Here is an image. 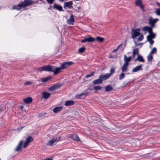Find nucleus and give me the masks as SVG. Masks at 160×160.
Instances as JSON below:
<instances>
[{"label": "nucleus", "instance_id": "nucleus-29", "mask_svg": "<svg viewBox=\"0 0 160 160\" xmlns=\"http://www.w3.org/2000/svg\"><path fill=\"white\" fill-rule=\"evenodd\" d=\"M138 50L137 49H135L133 50L132 53L133 56L132 57V59L134 58L135 55L138 53Z\"/></svg>", "mask_w": 160, "mask_h": 160}, {"label": "nucleus", "instance_id": "nucleus-14", "mask_svg": "<svg viewBox=\"0 0 160 160\" xmlns=\"http://www.w3.org/2000/svg\"><path fill=\"white\" fill-rule=\"evenodd\" d=\"M23 7V6L21 2L18 5L13 6L12 7V9H17V10H21Z\"/></svg>", "mask_w": 160, "mask_h": 160}, {"label": "nucleus", "instance_id": "nucleus-35", "mask_svg": "<svg viewBox=\"0 0 160 160\" xmlns=\"http://www.w3.org/2000/svg\"><path fill=\"white\" fill-rule=\"evenodd\" d=\"M149 36H147V40L149 42V43L151 44H152L154 42V41L152 40V39L151 38H149Z\"/></svg>", "mask_w": 160, "mask_h": 160}, {"label": "nucleus", "instance_id": "nucleus-32", "mask_svg": "<svg viewBox=\"0 0 160 160\" xmlns=\"http://www.w3.org/2000/svg\"><path fill=\"white\" fill-rule=\"evenodd\" d=\"M51 78L50 77H46L45 78H42L41 79V81L43 82H47Z\"/></svg>", "mask_w": 160, "mask_h": 160}, {"label": "nucleus", "instance_id": "nucleus-28", "mask_svg": "<svg viewBox=\"0 0 160 160\" xmlns=\"http://www.w3.org/2000/svg\"><path fill=\"white\" fill-rule=\"evenodd\" d=\"M33 140V138L30 136H29L26 138V142L28 143V144Z\"/></svg>", "mask_w": 160, "mask_h": 160}, {"label": "nucleus", "instance_id": "nucleus-48", "mask_svg": "<svg viewBox=\"0 0 160 160\" xmlns=\"http://www.w3.org/2000/svg\"><path fill=\"white\" fill-rule=\"evenodd\" d=\"M32 84V82L29 81L27 82L24 83V85H30Z\"/></svg>", "mask_w": 160, "mask_h": 160}, {"label": "nucleus", "instance_id": "nucleus-30", "mask_svg": "<svg viewBox=\"0 0 160 160\" xmlns=\"http://www.w3.org/2000/svg\"><path fill=\"white\" fill-rule=\"evenodd\" d=\"M153 58L152 55L150 54H149L148 56V62H151L152 61Z\"/></svg>", "mask_w": 160, "mask_h": 160}, {"label": "nucleus", "instance_id": "nucleus-2", "mask_svg": "<svg viewBox=\"0 0 160 160\" xmlns=\"http://www.w3.org/2000/svg\"><path fill=\"white\" fill-rule=\"evenodd\" d=\"M53 66H51L45 65L42 67L40 71H46L48 72H52L53 71Z\"/></svg>", "mask_w": 160, "mask_h": 160}, {"label": "nucleus", "instance_id": "nucleus-5", "mask_svg": "<svg viewBox=\"0 0 160 160\" xmlns=\"http://www.w3.org/2000/svg\"><path fill=\"white\" fill-rule=\"evenodd\" d=\"M134 3L136 6L139 7L141 9L144 10V7L141 0H136Z\"/></svg>", "mask_w": 160, "mask_h": 160}, {"label": "nucleus", "instance_id": "nucleus-46", "mask_svg": "<svg viewBox=\"0 0 160 160\" xmlns=\"http://www.w3.org/2000/svg\"><path fill=\"white\" fill-rule=\"evenodd\" d=\"M122 44H120V45H119L118 47L116 49H114L112 51V52H117L119 49V47H120L121 46H122Z\"/></svg>", "mask_w": 160, "mask_h": 160}, {"label": "nucleus", "instance_id": "nucleus-11", "mask_svg": "<svg viewBox=\"0 0 160 160\" xmlns=\"http://www.w3.org/2000/svg\"><path fill=\"white\" fill-rule=\"evenodd\" d=\"M74 22V16L72 14H71L69 19L67 20V22L69 24L73 25Z\"/></svg>", "mask_w": 160, "mask_h": 160}, {"label": "nucleus", "instance_id": "nucleus-50", "mask_svg": "<svg viewBox=\"0 0 160 160\" xmlns=\"http://www.w3.org/2000/svg\"><path fill=\"white\" fill-rule=\"evenodd\" d=\"M43 160H52V159L50 158H47L46 159H44Z\"/></svg>", "mask_w": 160, "mask_h": 160}, {"label": "nucleus", "instance_id": "nucleus-22", "mask_svg": "<svg viewBox=\"0 0 160 160\" xmlns=\"http://www.w3.org/2000/svg\"><path fill=\"white\" fill-rule=\"evenodd\" d=\"M74 102L72 100H67L65 102L64 105L65 106H69L73 105Z\"/></svg>", "mask_w": 160, "mask_h": 160}, {"label": "nucleus", "instance_id": "nucleus-16", "mask_svg": "<svg viewBox=\"0 0 160 160\" xmlns=\"http://www.w3.org/2000/svg\"><path fill=\"white\" fill-rule=\"evenodd\" d=\"M132 59V56L127 57L126 55H124V61L125 62L124 63L126 64H129V62L131 61Z\"/></svg>", "mask_w": 160, "mask_h": 160}, {"label": "nucleus", "instance_id": "nucleus-31", "mask_svg": "<svg viewBox=\"0 0 160 160\" xmlns=\"http://www.w3.org/2000/svg\"><path fill=\"white\" fill-rule=\"evenodd\" d=\"M105 90L106 91H110L112 90L113 89L112 87L110 85L107 86L105 88Z\"/></svg>", "mask_w": 160, "mask_h": 160}, {"label": "nucleus", "instance_id": "nucleus-58", "mask_svg": "<svg viewBox=\"0 0 160 160\" xmlns=\"http://www.w3.org/2000/svg\"><path fill=\"white\" fill-rule=\"evenodd\" d=\"M140 44H142V43H138V46L140 45Z\"/></svg>", "mask_w": 160, "mask_h": 160}, {"label": "nucleus", "instance_id": "nucleus-15", "mask_svg": "<svg viewBox=\"0 0 160 160\" xmlns=\"http://www.w3.org/2000/svg\"><path fill=\"white\" fill-rule=\"evenodd\" d=\"M129 64L124 63L121 68L122 71V72H127L128 71V66Z\"/></svg>", "mask_w": 160, "mask_h": 160}, {"label": "nucleus", "instance_id": "nucleus-8", "mask_svg": "<svg viewBox=\"0 0 160 160\" xmlns=\"http://www.w3.org/2000/svg\"><path fill=\"white\" fill-rule=\"evenodd\" d=\"M158 21V18L153 19L152 18H150L148 20L149 24L151 25L152 27H154V24Z\"/></svg>", "mask_w": 160, "mask_h": 160}, {"label": "nucleus", "instance_id": "nucleus-37", "mask_svg": "<svg viewBox=\"0 0 160 160\" xmlns=\"http://www.w3.org/2000/svg\"><path fill=\"white\" fill-rule=\"evenodd\" d=\"M157 51V48H153L151 50L150 54H152L156 53Z\"/></svg>", "mask_w": 160, "mask_h": 160}, {"label": "nucleus", "instance_id": "nucleus-51", "mask_svg": "<svg viewBox=\"0 0 160 160\" xmlns=\"http://www.w3.org/2000/svg\"><path fill=\"white\" fill-rule=\"evenodd\" d=\"M20 108L22 110L23 108V106H20Z\"/></svg>", "mask_w": 160, "mask_h": 160}, {"label": "nucleus", "instance_id": "nucleus-43", "mask_svg": "<svg viewBox=\"0 0 160 160\" xmlns=\"http://www.w3.org/2000/svg\"><path fill=\"white\" fill-rule=\"evenodd\" d=\"M155 12L157 15L160 16V8L157 9Z\"/></svg>", "mask_w": 160, "mask_h": 160}, {"label": "nucleus", "instance_id": "nucleus-20", "mask_svg": "<svg viewBox=\"0 0 160 160\" xmlns=\"http://www.w3.org/2000/svg\"><path fill=\"white\" fill-rule=\"evenodd\" d=\"M23 142V141H20L18 144L17 145L15 149L16 151H18L21 149Z\"/></svg>", "mask_w": 160, "mask_h": 160}, {"label": "nucleus", "instance_id": "nucleus-9", "mask_svg": "<svg viewBox=\"0 0 160 160\" xmlns=\"http://www.w3.org/2000/svg\"><path fill=\"white\" fill-rule=\"evenodd\" d=\"M72 5V2L71 1L65 2L64 3V8L65 9H66L67 8L68 9L72 8H73Z\"/></svg>", "mask_w": 160, "mask_h": 160}, {"label": "nucleus", "instance_id": "nucleus-56", "mask_svg": "<svg viewBox=\"0 0 160 160\" xmlns=\"http://www.w3.org/2000/svg\"><path fill=\"white\" fill-rule=\"evenodd\" d=\"M157 4L159 6H160V4L158 2L157 3Z\"/></svg>", "mask_w": 160, "mask_h": 160}, {"label": "nucleus", "instance_id": "nucleus-24", "mask_svg": "<svg viewBox=\"0 0 160 160\" xmlns=\"http://www.w3.org/2000/svg\"><path fill=\"white\" fill-rule=\"evenodd\" d=\"M62 108V107H56L53 109V111L54 113H56L61 111Z\"/></svg>", "mask_w": 160, "mask_h": 160}, {"label": "nucleus", "instance_id": "nucleus-17", "mask_svg": "<svg viewBox=\"0 0 160 160\" xmlns=\"http://www.w3.org/2000/svg\"><path fill=\"white\" fill-rule=\"evenodd\" d=\"M142 65H139L134 67L132 70V72H136L140 70H142Z\"/></svg>", "mask_w": 160, "mask_h": 160}, {"label": "nucleus", "instance_id": "nucleus-52", "mask_svg": "<svg viewBox=\"0 0 160 160\" xmlns=\"http://www.w3.org/2000/svg\"><path fill=\"white\" fill-rule=\"evenodd\" d=\"M134 42L136 46H138V44L137 43V42L136 41H134Z\"/></svg>", "mask_w": 160, "mask_h": 160}, {"label": "nucleus", "instance_id": "nucleus-21", "mask_svg": "<svg viewBox=\"0 0 160 160\" xmlns=\"http://www.w3.org/2000/svg\"><path fill=\"white\" fill-rule=\"evenodd\" d=\"M142 30L144 31H148L149 33H151L152 32V27L145 26L143 28Z\"/></svg>", "mask_w": 160, "mask_h": 160}, {"label": "nucleus", "instance_id": "nucleus-19", "mask_svg": "<svg viewBox=\"0 0 160 160\" xmlns=\"http://www.w3.org/2000/svg\"><path fill=\"white\" fill-rule=\"evenodd\" d=\"M87 95V93H82L79 94L77 95L76 96V98L78 99L84 98H85Z\"/></svg>", "mask_w": 160, "mask_h": 160}, {"label": "nucleus", "instance_id": "nucleus-10", "mask_svg": "<svg viewBox=\"0 0 160 160\" xmlns=\"http://www.w3.org/2000/svg\"><path fill=\"white\" fill-rule=\"evenodd\" d=\"M33 2V1L32 0H25L24 2H22L23 7L30 5Z\"/></svg>", "mask_w": 160, "mask_h": 160}, {"label": "nucleus", "instance_id": "nucleus-18", "mask_svg": "<svg viewBox=\"0 0 160 160\" xmlns=\"http://www.w3.org/2000/svg\"><path fill=\"white\" fill-rule=\"evenodd\" d=\"M110 77V75L108 73H107L104 75H102L99 77V78L101 79L102 80L104 81L108 79Z\"/></svg>", "mask_w": 160, "mask_h": 160}, {"label": "nucleus", "instance_id": "nucleus-44", "mask_svg": "<svg viewBox=\"0 0 160 160\" xmlns=\"http://www.w3.org/2000/svg\"><path fill=\"white\" fill-rule=\"evenodd\" d=\"M93 74H94V72H92L90 74H88L85 77H86V78H89V77H91V76H92L93 75Z\"/></svg>", "mask_w": 160, "mask_h": 160}, {"label": "nucleus", "instance_id": "nucleus-39", "mask_svg": "<svg viewBox=\"0 0 160 160\" xmlns=\"http://www.w3.org/2000/svg\"><path fill=\"white\" fill-rule=\"evenodd\" d=\"M96 40L100 42H102L103 41L104 39L103 38L100 37H97L96 38Z\"/></svg>", "mask_w": 160, "mask_h": 160}, {"label": "nucleus", "instance_id": "nucleus-13", "mask_svg": "<svg viewBox=\"0 0 160 160\" xmlns=\"http://www.w3.org/2000/svg\"><path fill=\"white\" fill-rule=\"evenodd\" d=\"M53 70L52 72H53L54 74H56L62 69H61V67L57 68L55 67H53Z\"/></svg>", "mask_w": 160, "mask_h": 160}, {"label": "nucleus", "instance_id": "nucleus-53", "mask_svg": "<svg viewBox=\"0 0 160 160\" xmlns=\"http://www.w3.org/2000/svg\"><path fill=\"white\" fill-rule=\"evenodd\" d=\"M77 8H78V9H80V8H80V6H78V7Z\"/></svg>", "mask_w": 160, "mask_h": 160}, {"label": "nucleus", "instance_id": "nucleus-41", "mask_svg": "<svg viewBox=\"0 0 160 160\" xmlns=\"http://www.w3.org/2000/svg\"><path fill=\"white\" fill-rule=\"evenodd\" d=\"M115 72V69L113 68H111L110 70V73L108 74H109L110 75V76H111L113 73Z\"/></svg>", "mask_w": 160, "mask_h": 160}, {"label": "nucleus", "instance_id": "nucleus-54", "mask_svg": "<svg viewBox=\"0 0 160 160\" xmlns=\"http://www.w3.org/2000/svg\"><path fill=\"white\" fill-rule=\"evenodd\" d=\"M137 60H138V57L137 58H136V59H135V61H136Z\"/></svg>", "mask_w": 160, "mask_h": 160}, {"label": "nucleus", "instance_id": "nucleus-47", "mask_svg": "<svg viewBox=\"0 0 160 160\" xmlns=\"http://www.w3.org/2000/svg\"><path fill=\"white\" fill-rule=\"evenodd\" d=\"M47 2L50 4H52L55 0H46Z\"/></svg>", "mask_w": 160, "mask_h": 160}, {"label": "nucleus", "instance_id": "nucleus-57", "mask_svg": "<svg viewBox=\"0 0 160 160\" xmlns=\"http://www.w3.org/2000/svg\"><path fill=\"white\" fill-rule=\"evenodd\" d=\"M58 0L61 2H62L63 1V0Z\"/></svg>", "mask_w": 160, "mask_h": 160}, {"label": "nucleus", "instance_id": "nucleus-42", "mask_svg": "<svg viewBox=\"0 0 160 160\" xmlns=\"http://www.w3.org/2000/svg\"><path fill=\"white\" fill-rule=\"evenodd\" d=\"M143 39V35H141L138 38V42L142 41Z\"/></svg>", "mask_w": 160, "mask_h": 160}, {"label": "nucleus", "instance_id": "nucleus-3", "mask_svg": "<svg viewBox=\"0 0 160 160\" xmlns=\"http://www.w3.org/2000/svg\"><path fill=\"white\" fill-rule=\"evenodd\" d=\"M73 64V62L71 61H69L68 62H65L62 63L61 66V69L63 70L65 69L68 66L72 65Z\"/></svg>", "mask_w": 160, "mask_h": 160}, {"label": "nucleus", "instance_id": "nucleus-45", "mask_svg": "<svg viewBox=\"0 0 160 160\" xmlns=\"http://www.w3.org/2000/svg\"><path fill=\"white\" fill-rule=\"evenodd\" d=\"M29 145V144H28L26 142H24V143L23 144V147L24 148H26Z\"/></svg>", "mask_w": 160, "mask_h": 160}, {"label": "nucleus", "instance_id": "nucleus-7", "mask_svg": "<svg viewBox=\"0 0 160 160\" xmlns=\"http://www.w3.org/2000/svg\"><path fill=\"white\" fill-rule=\"evenodd\" d=\"M61 86V85L58 84L53 85L52 86L49 88L48 89V90L50 91H52L55 90L60 87Z\"/></svg>", "mask_w": 160, "mask_h": 160}, {"label": "nucleus", "instance_id": "nucleus-49", "mask_svg": "<svg viewBox=\"0 0 160 160\" xmlns=\"http://www.w3.org/2000/svg\"><path fill=\"white\" fill-rule=\"evenodd\" d=\"M23 128V127H20V128H18V131H19L21 129H22Z\"/></svg>", "mask_w": 160, "mask_h": 160}, {"label": "nucleus", "instance_id": "nucleus-12", "mask_svg": "<svg viewBox=\"0 0 160 160\" xmlns=\"http://www.w3.org/2000/svg\"><path fill=\"white\" fill-rule=\"evenodd\" d=\"M53 8L60 12L63 11L62 7L56 3L54 4Z\"/></svg>", "mask_w": 160, "mask_h": 160}, {"label": "nucleus", "instance_id": "nucleus-40", "mask_svg": "<svg viewBox=\"0 0 160 160\" xmlns=\"http://www.w3.org/2000/svg\"><path fill=\"white\" fill-rule=\"evenodd\" d=\"M102 88L101 86H97L94 87V89L95 90H100Z\"/></svg>", "mask_w": 160, "mask_h": 160}, {"label": "nucleus", "instance_id": "nucleus-25", "mask_svg": "<svg viewBox=\"0 0 160 160\" xmlns=\"http://www.w3.org/2000/svg\"><path fill=\"white\" fill-rule=\"evenodd\" d=\"M51 95V93L47 92H43L42 95L43 98L47 99Z\"/></svg>", "mask_w": 160, "mask_h": 160}, {"label": "nucleus", "instance_id": "nucleus-1", "mask_svg": "<svg viewBox=\"0 0 160 160\" xmlns=\"http://www.w3.org/2000/svg\"><path fill=\"white\" fill-rule=\"evenodd\" d=\"M141 30L139 28L133 29H132L131 34L132 38L134 39L140 34Z\"/></svg>", "mask_w": 160, "mask_h": 160}, {"label": "nucleus", "instance_id": "nucleus-6", "mask_svg": "<svg viewBox=\"0 0 160 160\" xmlns=\"http://www.w3.org/2000/svg\"><path fill=\"white\" fill-rule=\"evenodd\" d=\"M95 40V38L90 37L85 38L84 39L82 40L81 42L82 43H85L86 42H94Z\"/></svg>", "mask_w": 160, "mask_h": 160}, {"label": "nucleus", "instance_id": "nucleus-23", "mask_svg": "<svg viewBox=\"0 0 160 160\" xmlns=\"http://www.w3.org/2000/svg\"><path fill=\"white\" fill-rule=\"evenodd\" d=\"M102 82V80L101 78H99L94 80L93 81V84H101Z\"/></svg>", "mask_w": 160, "mask_h": 160}, {"label": "nucleus", "instance_id": "nucleus-38", "mask_svg": "<svg viewBox=\"0 0 160 160\" xmlns=\"http://www.w3.org/2000/svg\"><path fill=\"white\" fill-rule=\"evenodd\" d=\"M125 77V74L123 72L121 73L119 76V79L121 80L123 78Z\"/></svg>", "mask_w": 160, "mask_h": 160}, {"label": "nucleus", "instance_id": "nucleus-55", "mask_svg": "<svg viewBox=\"0 0 160 160\" xmlns=\"http://www.w3.org/2000/svg\"><path fill=\"white\" fill-rule=\"evenodd\" d=\"M157 4L159 6H160V4L158 2L157 3Z\"/></svg>", "mask_w": 160, "mask_h": 160}, {"label": "nucleus", "instance_id": "nucleus-36", "mask_svg": "<svg viewBox=\"0 0 160 160\" xmlns=\"http://www.w3.org/2000/svg\"><path fill=\"white\" fill-rule=\"evenodd\" d=\"M85 50V48L84 47H82L79 48L78 50V51L81 53H83Z\"/></svg>", "mask_w": 160, "mask_h": 160}, {"label": "nucleus", "instance_id": "nucleus-59", "mask_svg": "<svg viewBox=\"0 0 160 160\" xmlns=\"http://www.w3.org/2000/svg\"><path fill=\"white\" fill-rule=\"evenodd\" d=\"M0 160H1V159L0 158Z\"/></svg>", "mask_w": 160, "mask_h": 160}, {"label": "nucleus", "instance_id": "nucleus-34", "mask_svg": "<svg viewBox=\"0 0 160 160\" xmlns=\"http://www.w3.org/2000/svg\"><path fill=\"white\" fill-rule=\"evenodd\" d=\"M150 34L149 35H148V36H149V38H150L153 39L155 37V34L153 33L152 32H152L151 33H149Z\"/></svg>", "mask_w": 160, "mask_h": 160}, {"label": "nucleus", "instance_id": "nucleus-26", "mask_svg": "<svg viewBox=\"0 0 160 160\" xmlns=\"http://www.w3.org/2000/svg\"><path fill=\"white\" fill-rule=\"evenodd\" d=\"M72 139L76 141H78L79 140V139L78 136L76 134H73L72 135Z\"/></svg>", "mask_w": 160, "mask_h": 160}, {"label": "nucleus", "instance_id": "nucleus-33", "mask_svg": "<svg viewBox=\"0 0 160 160\" xmlns=\"http://www.w3.org/2000/svg\"><path fill=\"white\" fill-rule=\"evenodd\" d=\"M138 61L142 62H143L144 61V60L143 59L142 56L139 55L138 56Z\"/></svg>", "mask_w": 160, "mask_h": 160}, {"label": "nucleus", "instance_id": "nucleus-4", "mask_svg": "<svg viewBox=\"0 0 160 160\" xmlns=\"http://www.w3.org/2000/svg\"><path fill=\"white\" fill-rule=\"evenodd\" d=\"M60 139V138L58 137L57 138H53L52 139L49 141L47 143V145L49 146H52L55 142H58Z\"/></svg>", "mask_w": 160, "mask_h": 160}, {"label": "nucleus", "instance_id": "nucleus-27", "mask_svg": "<svg viewBox=\"0 0 160 160\" xmlns=\"http://www.w3.org/2000/svg\"><path fill=\"white\" fill-rule=\"evenodd\" d=\"M32 101V99L31 97H28L23 100L24 102L26 103H29Z\"/></svg>", "mask_w": 160, "mask_h": 160}]
</instances>
